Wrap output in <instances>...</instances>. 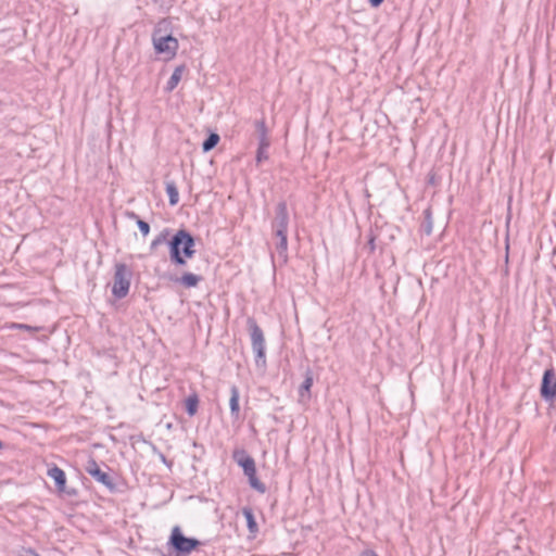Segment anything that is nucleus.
Returning a JSON list of instances; mask_svg holds the SVG:
<instances>
[{
    "instance_id": "1",
    "label": "nucleus",
    "mask_w": 556,
    "mask_h": 556,
    "mask_svg": "<svg viewBox=\"0 0 556 556\" xmlns=\"http://www.w3.org/2000/svg\"><path fill=\"white\" fill-rule=\"evenodd\" d=\"M169 229H163L151 242L150 251H155L160 245L167 242L169 248L170 262L176 266H185L187 258L195 254L194 237L186 229H179L170 240L167 241Z\"/></svg>"
},
{
    "instance_id": "2",
    "label": "nucleus",
    "mask_w": 556,
    "mask_h": 556,
    "mask_svg": "<svg viewBox=\"0 0 556 556\" xmlns=\"http://www.w3.org/2000/svg\"><path fill=\"white\" fill-rule=\"evenodd\" d=\"M247 326L251 338L252 350L255 355V363L257 366H264L266 363L264 332L253 317H248Z\"/></svg>"
},
{
    "instance_id": "3",
    "label": "nucleus",
    "mask_w": 556,
    "mask_h": 556,
    "mask_svg": "<svg viewBox=\"0 0 556 556\" xmlns=\"http://www.w3.org/2000/svg\"><path fill=\"white\" fill-rule=\"evenodd\" d=\"M166 23V20H162L154 28L152 34L153 47L159 54L174 56L178 49V40L172 35L162 34V25Z\"/></svg>"
},
{
    "instance_id": "4",
    "label": "nucleus",
    "mask_w": 556,
    "mask_h": 556,
    "mask_svg": "<svg viewBox=\"0 0 556 556\" xmlns=\"http://www.w3.org/2000/svg\"><path fill=\"white\" fill-rule=\"evenodd\" d=\"M131 276L132 273L128 269L126 264L117 263L115 265L112 294L116 299H124L128 294Z\"/></svg>"
},
{
    "instance_id": "5",
    "label": "nucleus",
    "mask_w": 556,
    "mask_h": 556,
    "mask_svg": "<svg viewBox=\"0 0 556 556\" xmlns=\"http://www.w3.org/2000/svg\"><path fill=\"white\" fill-rule=\"evenodd\" d=\"M170 543L180 553L188 554L193 551L200 542L195 539L186 538L179 527H175L172 531Z\"/></svg>"
},
{
    "instance_id": "6",
    "label": "nucleus",
    "mask_w": 556,
    "mask_h": 556,
    "mask_svg": "<svg viewBox=\"0 0 556 556\" xmlns=\"http://www.w3.org/2000/svg\"><path fill=\"white\" fill-rule=\"evenodd\" d=\"M273 231L274 233L288 232L289 227V213L287 203L285 201H280L275 211V218L273 220Z\"/></svg>"
},
{
    "instance_id": "7",
    "label": "nucleus",
    "mask_w": 556,
    "mask_h": 556,
    "mask_svg": "<svg viewBox=\"0 0 556 556\" xmlns=\"http://www.w3.org/2000/svg\"><path fill=\"white\" fill-rule=\"evenodd\" d=\"M86 471L91 476L93 477L97 481H99L100 483L106 485V486H112V480L110 478V476L105 472H103L97 462L94 459H90L88 460L87 463V466H86Z\"/></svg>"
},
{
    "instance_id": "8",
    "label": "nucleus",
    "mask_w": 556,
    "mask_h": 556,
    "mask_svg": "<svg viewBox=\"0 0 556 556\" xmlns=\"http://www.w3.org/2000/svg\"><path fill=\"white\" fill-rule=\"evenodd\" d=\"M235 459L237 460L238 465L242 467L245 475L256 473L254 459L247 455L244 452L236 453Z\"/></svg>"
},
{
    "instance_id": "9",
    "label": "nucleus",
    "mask_w": 556,
    "mask_h": 556,
    "mask_svg": "<svg viewBox=\"0 0 556 556\" xmlns=\"http://www.w3.org/2000/svg\"><path fill=\"white\" fill-rule=\"evenodd\" d=\"M185 71H186L185 65H179L174 70L172 76L169 77V79L166 84V87H165L166 91L170 92L177 87V85L181 80V77H182V74Z\"/></svg>"
},
{
    "instance_id": "10",
    "label": "nucleus",
    "mask_w": 556,
    "mask_h": 556,
    "mask_svg": "<svg viewBox=\"0 0 556 556\" xmlns=\"http://www.w3.org/2000/svg\"><path fill=\"white\" fill-rule=\"evenodd\" d=\"M276 238H278V242L276 243V249L279 256L287 261V251H288V232L274 233Z\"/></svg>"
},
{
    "instance_id": "11",
    "label": "nucleus",
    "mask_w": 556,
    "mask_h": 556,
    "mask_svg": "<svg viewBox=\"0 0 556 556\" xmlns=\"http://www.w3.org/2000/svg\"><path fill=\"white\" fill-rule=\"evenodd\" d=\"M48 476L54 480L60 490H63L66 483L64 471L59 467H53L48 470Z\"/></svg>"
},
{
    "instance_id": "12",
    "label": "nucleus",
    "mask_w": 556,
    "mask_h": 556,
    "mask_svg": "<svg viewBox=\"0 0 556 556\" xmlns=\"http://www.w3.org/2000/svg\"><path fill=\"white\" fill-rule=\"evenodd\" d=\"M201 280V276L194 275L192 273H185L179 279H177V281H179L186 288L197 287Z\"/></svg>"
},
{
    "instance_id": "13",
    "label": "nucleus",
    "mask_w": 556,
    "mask_h": 556,
    "mask_svg": "<svg viewBox=\"0 0 556 556\" xmlns=\"http://www.w3.org/2000/svg\"><path fill=\"white\" fill-rule=\"evenodd\" d=\"M165 190L168 195V201L172 206L176 205L179 201V192L174 181H166Z\"/></svg>"
},
{
    "instance_id": "14",
    "label": "nucleus",
    "mask_w": 556,
    "mask_h": 556,
    "mask_svg": "<svg viewBox=\"0 0 556 556\" xmlns=\"http://www.w3.org/2000/svg\"><path fill=\"white\" fill-rule=\"evenodd\" d=\"M219 135L216 132H211L207 138L202 143L203 152H208L213 150L217 143L219 142Z\"/></svg>"
},
{
    "instance_id": "15",
    "label": "nucleus",
    "mask_w": 556,
    "mask_h": 556,
    "mask_svg": "<svg viewBox=\"0 0 556 556\" xmlns=\"http://www.w3.org/2000/svg\"><path fill=\"white\" fill-rule=\"evenodd\" d=\"M127 215H128L130 218H132V219H135V220H136L137 226H138L139 230H140V232L142 233V236H144V237H146V236H148V235H149V232H150V225H149L147 222L142 220V219H141V218H140L136 213H134V212H129V213H127Z\"/></svg>"
},
{
    "instance_id": "16",
    "label": "nucleus",
    "mask_w": 556,
    "mask_h": 556,
    "mask_svg": "<svg viewBox=\"0 0 556 556\" xmlns=\"http://www.w3.org/2000/svg\"><path fill=\"white\" fill-rule=\"evenodd\" d=\"M230 410L232 414L238 415L239 413V392L237 388L231 389V396L229 400Z\"/></svg>"
},
{
    "instance_id": "17",
    "label": "nucleus",
    "mask_w": 556,
    "mask_h": 556,
    "mask_svg": "<svg viewBox=\"0 0 556 556\" xmlns=\"http://www.w3.org/2000/svg\"><path fill=\"white\" fill-rule=\"evenodd\" d=\"M199 400L197 395H190L186 400V410L190 416H193L198 410Z\"/></svg>"
},
{
    "instance_id": "18",
    "label": "nucleus",
    "mask_w": 556,
    "mask_h": 556,
    "mask_svg": "<svg viewBox=\"0 0 556 556\" xmlns=\"http://www.w3.org/2000/svg\"><path fill=\"white\" fill-rule=\"evenodd\" d=\"M541 394L547 401L553 400L556 395V384H542Z\"/></svg>"
},
{
    "instance_id": "19",
    "label": "nucleus",
    "mask_w": 556,
    "mask_h": 556,
    "mask_svg": "<svg viewBox=\"0 0 556 556\" xmlns=\"http://www.w3.org/2000/svg\"><path fill=\"white\" fill-rule=\"evenodd\" d=\"M242 513L247 520L248 528L250 529L251 532H255L257 529V526H256L252 510L250 508H243Z\"/></svg>"
},
{
    "instance_id": "20",
    "label": "nucleus",
    "mask_w": 556,
    "mask_h": 556,
    "mask_svg": "<svg viewBox=\"0 0 556 556\" xmlns=\"http://www.w3.org/2000/svg\"><path fill=\"white\" fill-rule=\"evenodd\" d=\"M254 126H255V131H256L258 140L261 138L268 137V135H267L268 131H267V127H266V124H265L264 119L255 121L254 122Z\"/></svg>"
},
{
    "instance_id": "21",
    "label": "nucleus",
    "mask_w": 556,
    "mask_h": 556,
    "mask_svg": "<svg viewBox=\"0 0 556 556\" xmlns=\"http://www.w3.org/2000/svg\"><path fill=\"white\" fill-rule=\"evenodd\" d=\"M249 478L250 485L256 491L264 493L266 491L265 485L256 478L255 473L247 475Z\"/></svg>"
},
{
    "instance_id": "22",
    "label": "nucleus",
    "mask_w": 556,
    "mask_h": 556,
    "mask_svg": "<svg viewBox=\"0 0 556 556\" xmlns=\"http://www.w3.org/2000/svg\"><path fill=\"white\" fill-rule=\"evenodd\" d=\"M424 232L427 236H430L432 233V219H431V212L430 210L425 211V223L422 225Z\"/></svg>"
},
{
    "instance_id": "23",
    "label": "nucleus",
    "mask_w": 556,
    "mask_h": 556,
    "mask_svg": "<svg viewBox=\"0 0 556 556\" xmlns=\"http://www.w3.org/2000/svg\"><path fill=\"white\" fill-rule=\"evenodd\" d=\"M555 377V371L554 369L551 367V368H546L543 372V376H542V380L541 382H552V380L554 379Z\"/></svg>"
},
{
    "instance_id": "24",
    "label": "nucleus",
    "mask_w": 556,
    "mask_h": 556,
    "mask_svg": "<svg viewBox=\"0 0 556 556\" xmlns=\"http://www.w3.org/2000/svg\"><path fill=\"white\" fill-rule=\"evenodd\" d=\"M268 159L267 149L257 148L256 163L261 164L263 161Z\"/></svg>"
},
{
    "instance_id": "25",
    "label": "nucleus",
    "mask_w": 556,
    "mask_h": 556,
    "mask_svg": "<svg viewBox=\"0 0 556 556\" xmlns=\"http://www.w3.org/2000/svg\"><path fill=\"white\" fill-rule=\"evenodd\" d=\"M312 384H302L299 390V395L301 400H304L305 397L309 396V388Z\"/></svg>"
},
{
    "instance_id": "26",
    "label": "nucleus",
    "mask_w": 556,
    "mask_h": 556,
    "mask_svg": "<svg viewBox=\"0 0 556 556\" xmlns=\"http://www.w3.org/2000/svg\"><path fill=\"white\" fill-rule=\"evenodd\" d=\"M270 146V141H269V138L268 137H265V138H261L258 140V148H262V149H268Z\"/></svg>"
},
{
    "instance_id": "27",
    "label": "nucleus",
    "mask_w": 556,
    "mask_h": 556,
    "mask_svg": "<svg viewBox=\"0 0 556 556\" xmlns=\"http://www.w3.org/2000/svg\"><path fill=\"white\" fill-rule=\"evenodd\" d=\"M20 556H40V555L30 548H23L20 553Z\"/></svg>"
},
{
    "instance_id": "28",
    "label": "nucleus",
    "mask_w": 556,
    "mask_h": 556,
    "mask_svg": "<svg viewBox=\"0 0 556 556\" xmlns=\"http://www.w3.org/2000/svg\"><path fill=\"white\" fill-rule=\"evenodd\" d=\"M370 5L374 8H378L384 0H368Z\"/></svg>"
},
{
    "instance_id": "29",
    "label": "nucleus",
    "mask_w": 556,
    "mask_h": 556,
    "mask_svg": "<svg viewBox=\"0 0 556 556\" xmlns=\"http://www.w3.org/2000/svg\"><path fill=\"white\" fill-rule=\"evenodd\" d=\"M304 382H306V383L313 382V379H312L311 377H307V378L304 380Z\"/></svg>"
},
{
    "instance_id": "30",
    "label": "nucleus",
    "mask_w": 556,
    "mask_h": 556,
    "mask_svg": "<svg viewBox=\"0 0 556 556\" xmlns=\"http://www.w3.org/2000/svg\"><path fill=\"white\" fill-rule=\"evenodd\" d=\"M18 328H24L26 327L25 325H17Z\"/></svg>"
},
{
    "instance_id": "31",
    "label": "nucleus",
    "mask_w": 556,
    "mask_h": 556,
    "mask_svg": "<svg viewBox=\"0 0 556 556\" xmlns=\"http://www.w3.org/2000/svg\"><path fill=\"white\" fill-rule=\"evenodd\" d=\"M371 556H378V555H376V554H372Z\"/></svg>"
}]
</instances>
